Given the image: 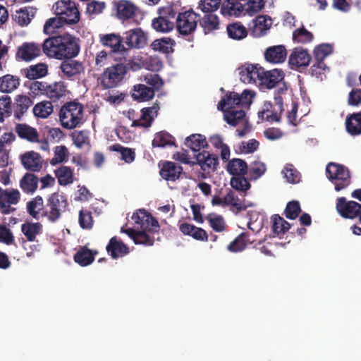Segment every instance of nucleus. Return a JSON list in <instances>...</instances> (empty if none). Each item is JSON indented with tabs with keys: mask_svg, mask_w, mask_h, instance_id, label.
Here are the masks:
<instances>
[{
	"mask_svg": "<svg viewBox=\"0 0 361 361\" xmlns=\"http://www.w3.org/2000/svg\"><path fill=\"white\" fill-rule=\"evenodd\" d=\"M284 73L281 70L273 69L264 71L262 74L260 84L265 85L268 89H271L279 85L280 86L274 92V103L265 102L262 110L258 112V117L262 120L268 122H279L281 116L284 111L283 94L287 91V86L285 82L281 84L283 80Z\"/></svg>",
	"mask_w": 361,
	"mask_h": 361,
	"instance_id": "f257e3e1",
	"label": "nucleus"
},
{
	"mask_svg": "<svg viewBox=\"0 0 361 361\" xmlns=\"http://www.w3.org/2000/svg\"><path fill=\"white\" fill-rule=\"evenodd\" d=\"M255 92L245 90L239 94L235 92H228L219 102L217 108L224 112L226 122L232 126H236L245 117L243 108H248L252 102Z\"/></svg>",
	"mask_w": 361,
	"mask_h": 361,
	"instance_id": "f03ea898",
	"label": "nucleus"
},
{
	"mask_svg": "<svg viewBox=\"0 0 361 361\" xmlns=\"http://www.w3.org/2000/svg\"><path fill=\"white\" fill-rule=\"evenodd\" d=\"M84 116L83 105L76 101L68 102L61 108L59 120L66 129H73L82 123Z\"/></svg>",
	"mask_w": 361,
	"mask_h": 361,
	"instance_id": "7ed1b4c3",
	"label": "nucleus"
},
{
	"mask_svg": "<svg viewBox=\"0 0 361 361\" xmlns=\"http://www.w3.org/2000/svg\"><path fill=\"white\" fill-rule=\"evenodd\" d=\"M30 90L33 97L44 95L55 102L66 96L67 87L63 81L51 84L44 81H34L30 84Z\"/></svg>",
	"mask_w": 361,
	"mask_h": 361,
	"instance_id": "20e7f679",
	"label": "nucleus"
},
{
	"mask_svg": "<svg viewBox=\"0 0 361 361\" xmlns=\"http://www.w3.org/2000/svg\"><path fill=\"white\" fill-rule=\"evenodd\" d=\"M128 71V66L123 63H117L106 68L99 79L104 89L118 87L125 78Z\"/></svg>",
	"mask_w": 361,
	"mask_h": 361,
	"instance_id": "39448f33",
	"label": "nucleus"
},
{
	"mask_svg": "<svg viewBox=\"0 0 361 361\" xmlns=\"http://www.w3.org/2000/svg\"><path fill=\"white\" fill-rule=\"evenodd\" d=\"M158 17L152 20V26L157 32H168L171 31L176 25L177 12L171 5L161 7L158 9Z\"/></svg>",
	"mask_w": 361,
	"mask_h": 361,
	"instance_id": "423d86ee",
	"label": "nucleus"
},
{
	"mask_svg": "<svg viewBox=\"0 0 361 361\" xmlns=\"http://www.w3.org/2000/svg\"><path fill=\"white\" fill-rule=\"evenodd\" d=\"M326 172L336 191L343 190L350 184L349 170L341 164L331 162L326 166Z\"/></svg>",
	"mask_w": 361,
	"mask_h": 361,
	"instance_id": "0eeeda50",
	"label": "nucleus"
},
{
	"mask_svg": "<svg viewBox=\"0 0 361 361\" xmlns=\"http://www.w3.org/2000/svg\"><path fill=\"white\" fill-rule=\"evenodd\" d=\"M54 13L68 25H75L80 20V12L75 1L59 0L53 6Z\"/></svg>",
	"mask_w": 361,
	"mask_h": 361,
	"instance_id": "6e6552de",
	"label": "nucleus"
},
{
	"mask_svg": "<svg viewBox=\"0 0 361 361\" xmlns=\"http://www.w3.org/2000/svg\"><path fill=\"white\" fill-rule=\"evenodd\" d=\"M200 20V16L199 14L192 10H188L177 13L175 25L179 34L189 35L194 32Z\"/></svg>",
	"mask_w": 361,
	"mask_h": 361,
	"instance_id": "1a4fd4ad",
	"label": "nucleus"
},
{
	"mask_svg": "<svg viewBox=\"0 0 361 361\" xmlns=\"http://www.w3.org/2000/svg\"><path fill=\"white\" fill-rule=\"evenodd\" d=\"M68 205L66 197L57 192L51 194L47 200V207L42 213V216H46L51 222H55L61 217V214Z\"/></svg>",
	"mask_w": 361,
	"mask_h": 361,
	"instance_id": "9d476101",
	"label": "nucleus"
},
{
	"mask_svg": "<svg viewBox=\"0 0 361 361\" xmlns=\"http://www.w3.org/2000/svg\"><path fill=\"white\" fill-rule=\"evenodd\" d=\"M60 59H71L77 56L80 50L79 39L70 34L59 35Z\"/></svg>",
	"mask_w": 361,
	"mask_h": 361,
	"instance_id": "9b49d317",
	"label": "nucleus"
},
{
	"mask_svg": "<svg viewBox=\"0 0 361 361\" xmlns=\"http://www.w3.org/2000/svg\"><path fill=\"white\" fill-rule=\"evenodd\" d=\"M99 42L104 47L110 48V54H119L122 58H125L128 54V48L123 44V37L119 35L114 33L100 35Z\"/></svg>",
	"mask_w": 361,
	"mask_h": 361,
	"instance_id": "f8f14e48",
	"label": "nucleus"
},
{
	"mask_svg": "<svg viewBox=\"0 0 361 361\" xmlns=\"http://www.w3.org/2000/svg\"><path fill=\"white\" fill-rule=\"evenodd\" d=\"M135 224L140 226L141 229L147 230L149 233H158L160 226L158 221L145 209H139L132 216Z\"/></svg>",
	"mask_w": 361,
	"mask_h": 361,
	"instance_id": "ddd939ff",
	"label": "nucleus"
},
{
	"mask_svg": "<svg viewBox=\"0 0 361 361\" xmlns=\"http://www.w3.org/2000/svg\"><path fill=\"white\" fill-rule=\"evenodd\" d=\"M159 109V103L157 101L152 106L142 108L140 118L133 120L131 126L144 128H149L154 118L157 116Z\"/></svg>",
	"mask_w": 361,
	"mask_h": 361,
	"instance_id": "4468645a",
	"label": "nucleus"
},
{
	"mask_svg": "<svg viewBox=\"0 0 361 361\" xmlns=\"http://www.w3.org/2000/svg\"><path fill=\"white\" fill-rule=\"evenodd\" d=\"M336 210L345 219H355L361 212V204L355 201H347L345 197H339L336 202Z\"/></svg>",
	"mask_w": 361,
	"mask_h": 361,
	"instance_id": "2eb2a0df",
	"label": "nucleus"
},
{
	"mask_svg": "<svg viewBox=\"0 0 361 361\" xmlns=\"http://www.w3.org/2000/svg\"><path fill=\"white\" fill-rule=\"evenodd\" d=\"M20 199V193L17 189L3 190L0 195V211L3 214H9L16 209L11 207L12 204H16Z\"/></svg>",
	"mask_w": 361,
	"mask_h": 361,
	"instance_id": "dca6fc26",
	"label": "nucleus"
},
{
	"mask_svg": "<svg viewBox=\"0 0 361 361\" xmlns=\"http://www.w3.org/2000/svg\"><path fill=\"white\" fill-rule=\"evenodd\" d=\"M123 39L128 52L132 48H143L147 44V38L140 28H135L126 32Z\"/></svg>",
	"mask_w": 361,
	"mask_h": 361,
	"instance_id": "f3484780",
	"label": "nucleus"
},
{
	"mask_svg": "<svg viewBox=\"0 0 361 361\" xmlns=\"http://www.w3.org/2000/svg\"><path fill=\"white\" fill-rule=\"evenodd\" d=\"M42 47L34 42H24L18 47L16 54L17 60L30 61L41 55Z\"/></svg>",
	"mask_w": 361,
	"mask_h": 361,
	"instance_id": "a211bd4d",
	"label": "nucleus"
},
{
	"mask_svg": "<svg viewBox=\"0 0 361 361\" xmlns=\"http://www.w3.org/2000/svg\"><path fill=\"white\" fill-rule=\"evenodd\" d=\"M195 159L201 169L208 173L211 171H214L219 164L218 156L205 150L196 154Z\"/></svg>",
	"mask_w": 361,
	"mask_h": 361,
	"instance_id": "6ab92c4d",
	"label": "nucleus"
},
{
	"mask_svg": "<svg viewBox=\"0 0 361 361\" xmlns=\"http://www.w3.org/2000/svg\"><path fill=\"white\" fill-rule=\"evenodd\" d=\"M263 68L258 64H247L241 68L240 71V78L244 83L260 82Z\"/></svg>",
	"mask_w": 361,
	"mask_h": 361,
	"instance_id": "aec40b11",
	"label": "nucleus"
},
{
	"mask_svg": "<svg viewBox=\"0 0 361 361\" xmlns=\"http://www.w3.org/2000/svg\"><path fill=\"white\" fill-rule=\"evenodd\" d=\"M311 61V56L307 49L302 47L295 48L288 59V63L291 68L306 67Z\"/></svg>",
	"mask_w": 361,
	"mask_h": 361,
	"instance_id": "412c9836",
	"label": "nucleus"
},
{
	"mask_svg": "<svg viewBox=\"0 0 361 361\" xmlns=\"http://www.w3.org/2000/svg\"><path fill=\"white\" fill-rule=\"evenodd\" d=\"M23 167L32 172H37L42 168L43 160L37 152L30 151L24 153L20 157Z\"/></svg>",
	"mask_w": 361,
	"mask_h": 361,
	"instance_id": "4be33fe9",
	"label": "nucleus"
},
{
	"mask_svg": "<svg viewBox=\"0 0 361 361\" xmlns=\"http://www.w3.org/2000/svg\"><path fill=\"white\" fill-rule=\"evenodd\" d=\"M116 16L122 20L133 19L135 16L136 6L128 0H119L115 4Z\"/></svg>",
	"mask_w": 361,
	"mask_h": 361,
	"instance_id": "5701e85b",
	"label": "nucleus"
},
{
	"mask_svg": "<svg viewBox=\"0 0 361 361\" xmlns=\"http://www.w3.org/2000/svg\"><path fill=\"white\" fill-rule=\"evenodd\" d=\"M106 250L113 259L122 257L128 255L130 252L127 245L121 240L118 239L116 236L110 239Z\"/></svg>",
	"mask_w": 361,
	"mask_h": 361,
	"instance_id": "b1692460",
	"label": "nucleus"
},
{
	"mask_svg": "<svg viewBox=\"0 0 361 361\" xmlns=\"http://www.w3.org/2000/svg\"><path fill=\"white\" fill-rule=\"evenodd\" d=\"M59 35L54 36L46 39L42 45L43 53L49 58L60 59V41Z\"/></svg>",
	"mask_w": 361,
	"mask_h": 361,
	"instance_id": "393cba45",
	"label": "nucleus"
},
{
	"mask_svg": "<svg viewBox=\"0 0 361 361\" xmlns=\"http://www.w3.org/2000/svg\"><path fill=\"white\" fill-rule=\"evenodd\" d=\"M63 60L60 66V69L67 78H70L84 72L85 68L82 62L73 59Z\"/></svg>",
	"mask_w": 361,
	"mask_h": 361,
	"instance_id": "a878e982",
	"label": "nucleus"
},
{
	"mask_svg": "<svg viewBox=\"0 0 361 361\" xmlns=\"http://www.w3.org/2000/svg\"><path fill=\"white\" fill-rule=\"evenodd\" d=\"M182 172L181 166L172 161H166L160 170V175L166 180L175 181L179 178Z\"/></svg>",
	"mask_w": 361,
	"mask_h": 361,
	"instance_id": "bb28decb",
	"label": "nucleus"
},
{
	"mask_svg": "<svg viewBox=\"0 0 361 361\" xmlns=\"http://www.w3.org/2000/svg\"><path fill=\"white\" fill-rule=\"evenodd\" d=\"M179 230L183 234L189 235L197 240L207 241L208 240L206 231L192 224L188 223L180 224Z\"/></svg>",
	"mask_w": 361,
	"mask_h": 361,
	"instance_id": "cd10ccee",
	"label": "nucleus"
},
{
	"mask_svg": "<svg viewBox=\"0 0 361 361\" xmlns=\"http://www.w3.org/2000/svg\"><path fill=\"white\" fill-rule=\"evenodd\" d=\"M32 104L33 102L30 97L23 94L17 95L13 104V115L15 118L20 120L23 114Z\"/></svg>",
	"mask_w": 361,
	"mask_h": 361,
	"instance_id": "c85d7f7f",
	"label": "nucleus"
},
{
	"mask_svg": "<svg viewBox=\"0 0 361 361\" xmlns=\"http://www.w3.org/2000/svg\"><path fill=\"white\" fill-rule=\"evenodd\" d=\"M287 51L284 46L278 45L267 48L264 52L265 59L271 63H279L285 61Z\"/></svg>",
	"mask_w": 361,
	"mask_h": 361,
	"instance_id": "c756f323",
	"label": "nucleus"
},
{
	"mask_svg": "<svg viewBox=\"0 0 361 361\" xmlns=\"http://www.w3.org/2000/svg\"><path fill=\"white\" fill-rule=\"evenodd\" d=\"M16 132L21 138L30 142H39V133L36 128L25 123H18L16 126Z\"/></svg>",
	"mask_w": 361,
	"mask_h": 361,
	"instance_id": "7c9ffc66",
	"label": "nucleus"
},
{
	"mask_svg": "<svg viewBox=\"0 0 361 361\" xmlns=\"http://www.w3.org/2000/svg\"><path fill=\"white\" fill-rule=\"evenodd\" d=\"M271 19L267 16H258L254 20V25L252 33L255 37H259L264 35L270 28Z\"/></svg>",
	"mask_w": 361,
	"mask_h": 361,
	"instance_id": "2f4dec72",
	"label": "nucleus"
},
{
	"mask_svg": "<svg viewBox=\"0 0 361 361\" xmlns=\"http://www.w3.org/2000/svg\"><path fill=\"white\" fill-rule=\"evenodd\" d=\"M132 98L137 102H147L154 97V93L152 88L146 85L137 84L134 85L131 93Z\"/></svg>",
	"mask_w": 361,
	"mask_h": 361,
	"instance_id": "473e14b6",
	"label": "nucleus"
},
{
	"mask_svg": "<svg viewBox=\"0 0 361 361\" xmlns=\"http://www.w3.org/2000/svg\"><path fill=\"white\" fill-rule=\"evenodd\" d=\"M346 131L353 136L361 134V111L347 116L345 118Z\"/></svg>",
	"mask_w": 361,
	"mask_h": 361,
	"instance_id": "72a5a7b5",
	"label": "nucleus"
},
{
	"mask_svg": "<svg viewBox=\"0 0 361 361\" xmlns=\"http://www.w3.org/2000/svg\"><path fill=\"white\" fill-rule=\"evenodd\" d=\"M39 179L34 173H26L20 180V187L26 194H32L38 187Z\"/></svg>",
	"mask_w": 361,
	"mask_h": 361,
	"instance_id": "f704fd0d",
	"label": "nucleus"
},
{
	"mask_svg": "<svg viewBox=\"0 0 361 361\" xmlns=\"http://www.w3.org/2000/svg\"><path fill=\"white\" fill-rule=\"evenodd\" d=\"M94 253L86 246L80 247L78 251L75 254L74 261L82 267H85L92 264L94 260Z\"/></svg>",
	"mask_w": 361,
	"mask_h": 361,
	"instance_id": "c9c22d12",
	"label": "nucleus"
},
{
	"mask_svg": "<svg viewBox=\"0 0 361 361\" xmlns=\"http://www.w3.org/2000/svg\"><path fill=\"white\" fill-rule=\"evenodd\" d=\"M185 145L193 152H199L208 146L205 136L201 134H192L187 137Z\"/></svg>",
	"mask_w": 361,
	"mask_h": 361,
	"instance_id": "e433bc0d",
	"label": "nucleus"
},
{
	"mask_svg": "<svg viewBox=\"0 0 361 361\" xmlns=\"http://www.w3.org/2000/svg\"><path fill=\"white\" fill-rule=\"evenodd\" d=\"M20 85L18 77L6 74L0 78V91L5 93H11Z\"/></svg>",
	"mask_w": 361,
	"mask_h": 361,
	"instance_id": "4c0bfd02",
	"label": "nucleus"
},
{
	"mask_svg": "<svg viewBox=\"0 0 361 361\" xmlns=\"http://www.w3.org/2000/svg\"><path fill=\"white\" fill-rule=\"evenodd\" d=\"M226 170L233 176L245 175L247 173V164L241 159L234 158L228 161Z\"/></svg>",
	"mask_w": 361,
	"mask_h": 361,
	"instance_id": "58836bf2",
	"label": "nucleus"
},
{
	"mask_svg": "<svg viewBox=\"0 0 361 361\" xmlns=\"http://www.w3.org/2000/svg\"><path fill=\"white\" fill-rule=\"evenodd\" d=\"M44 202L41 196H37L27 203V212L34 219H39L42 216Z\"/></svg>",
	"mask_w": 361,
	"mask_h": 361,
	"instance_id": "ea45409f",
	"label": "nucleus"
},
{
	"mask_svg": "<svg viewBox=\"0 0 361 361\" xmlns=\"http://www.w3.org/2000/svg\"><path fill=\"white\" fill-rule=\"evenodd\" d=\"M48 73V67L45 63H39L31 65L25 70V75L29 80H35L44 77Z\"/></svg>",
	"mask_w": 361,
	"mask_h": 361,
	"instance_id": "a19ab883",
	"label": "nucleus"
},
{
	"mask_svg": "<svg viewBox=\"0 0 361 361\" xmlns=\"http://www.w3.org/2000/svg\"><path fill=\"white\" fill-rule=\"evenodd\" d=\"M248 233L243 232L238 235L228 245V250L232 252L243 251L247 244H251Z\"/></svg>",
	"mask_w": 361,
	"mask_h": 361,
	"instance_id": "79ce46f5",
	"label": "nucleus"
},
{
	"mask_svg": "<svg viewBox=\"0 0 361 361\" xmlns=\"http://www.w3.org/2000/svg\"><path fill=\"white\" fill-rule=\"evenodd\" d=\"M174 144L175 137L166 131L157 133L152 143L153 147H164Z\"/></svg>",
	"mask_w": 361,
	"mask_h": 361,
	"instance_id": "37998d69",
	"label": "nucleus"
},
{
	"mask_svg": "<svg viewBox=\"0 0 361 361\" xmlns=\"http://www.w3.org/2000/svg\"><path fill=\"white\" fill-rule=\"evenodd\" d=\"M175 42L169 37H162L155 39L151 44L152 49L164 54H169L173 52V47Z\"/></svg>",
	"mask_w": 361,
	"mask_h": 361,
	"instance_id": "c03bdc74",
	"label": "nucleus"
},
{
	"mask_svg": "<svg viewBox=\"0 0 361 361\" xmlns=\"http://www.w3.org/2000/svg\"><path fill=\"white\" fill-rule=\"evenodd\" d=\"M42 228L40 223L26 222L21 225V231L28 241L32 242L35 240L37 235L41 232Z\"/></svg>",
	"mask_w": 361,
	"mask_h": 361,
	"instance_id": "a18cd8bd",
	"label": "nucleus"
},
{
	"mask_svg": "<svg viewBox=\"0 0 361 361\" xmlns=\"http://www.w3.org/2000/svg\"><path fill=\"white\" fill-rule=\"evenodd\" d=\"M55 176L61 185H66L73 182V171L66 166H62L55 170Z\"/></svg>",
	"mask_w": 361,
	"mask_h": 361,
	"instance_id": "49530a36",
	"label": "nucleus"
},
{
	"mask_svg": "<svg viewBox=\"0 0 361 361\" xmlns=\"http://www.w3.org/2000/svg\"><path fill=\"white\" fill-rule=\"evenodd\" d=\"M271 219L273 233L277 235H283L290 227V224L279 214L273 215Z\"/></svg>",
	"mask_w": 361,
	"mask_h": 361,
	"instance_id": "de8ad7c7",
	"label": "nucleus"
},
{
	"mask_svg": "<svg viewBox=\"0 0 361 361\" xmlns=\"http://www.w3.org/2000/svg\"><path fill=\"white\" fill-rule=\"evenodd\" d=\"M224 203L226 205L231 206V210L236 213L244 211L247 208V206L245 203L242 202L231 190H230L224 197Z\"/></svg>",
	"mask_w": 361,
	"mask_h": 361,
	"instance_id": "09e8293b",
	"label": "nucleus"
},
{
	"mask_svg": "<svg viewBox=\"0 0 361 361\" xmlns=\"http://www.w3.org/2000/svg\"><path fill=\"white\" fill-rule=\"evenodd\" d=\"M226 30L228 37L233 39H242L247 35L245 27L239 23L229 24Z\"/></svg>",
	"mask_w": 361,
	"mask_h": 361,
	"instance_id": "8fccbe9b",
	"label": "nucleus"
},
{
	"mask_svg": "<svg viewBox=\"0 0 361 361\" xmlns=\"http://www.w3.org/2000/svg\"><path fill=\"white\" fill-rule=\"evenodd\" d=\"M32 111L36 117L46 118L53 112V105L51 102L42 101L34 106Z\"/></svg>",
	"mask_w": 361,
	"mask_h": 361,
	"instance_id": "3c124183",
	"label": "nucleus"
},
{
	"mask_svg": "<svg viewBox=\"0 0 361 361\" xmlns=\"http://www.w3.org/2000/svg\"><path fill=\"white\" fill-rule=\"evenodd\" d=\"M34 16L32 8H23L16 11L13 15V19L20 25L24 26L30 23L32 18Z\"/></svg>",
	"mask_w": 361,
	"mask_h": 361,
	"instance_id": "603ef678",
	"label": "nucleus"
},
{
	"mask_svg": "<svg viewBox=\"0 0 361 361\" xmlns=\"http://www.w3.org/2000/svg\"><path fill=\"white\" fill-rule=\"evenodd\" d=\"M200 21V25L203 27L205 33L210 32L214 31L219 27V21L217 16L209 13L205 15L202 20Z\"/></svg>",
	"mask_w": 361,
	"mask_h": 361,
	"instance_id": "864d4df0",
	"label": "nucleus"
},
{
	"mask_svg": "<svg viewBox=\"0 0 361 361\" xmlns=\"http://www.w3.org/2000/svg\"><path fill=\"white\" fill-rule=\"evenodd\" d=\"M314 38L312 32L306 30L304 27L294 30L293 33V39L295 42L306 44L311 42Z\"/></svg>",
	"mask_w": 361,
	"mask_h": 361,
	"instance_id": "5fc2aeb1",
	"label": "nucleus"
},
{
	"mask_svg": "<svg viewBox=\"0 0 361 361\" xmlns=\"http://www.w3.org/2000/svg\"><path fill=\"white\" fill-rule=\"evenodd\" d=\"M266 170V166L263 162L254 161L250 164L249 169L247 168V173L250 179L257 180L265 173Z\"/></svg>",
	"mask_w": 361,
	"mask_h": 361,
	"instance_id": "6e6d98bb",
	"label": "nucleus"
},
{
	"mask_svg": "<svg viewBox=\"0 0 361 361\" xmlns=\"http://www.w3.org/2000/svg\"><path fill=\"white\" fill-rule=\"evenodd\" d=\"M78 222L80 226L82 229H91L94 224L92 212L86 209L82 208L79 212Z\"/></svg>",
	"mask_w": 361,
	"mask_h": 361,
	"instance_id": "4d7b16f0",
	"label": "nucleus"
},
{
	"mask_svg": "<svg viewBox=\"0 0 361 361\" xmlns=\"http://www.w3.org/2000/svg\"><path fill=\"white\" fill-rule=\"evenodd\" d=\"M144 82L150 86L149 88H152L154 94L155 92L159 91L164 85V81L158 74H147L144 77Z\"/></svg>",
	"mask_w": 361,
	"mask_h": 361,
	"instance_id": "13d9d810",
	"label": "nucleus"
},
{
	"mask_svg": "<svg viewBox=\"0 0 361 361\" xmlns=\"http://www.w3.org/2000/svg\"><path fill=\"white\" fill-rule=\"evenodd\" d=\"M152 233H149L147 230L137 231L133 240L135 244L144 245L145 246H152L154 243V238L152 236Z\"/></svg>",
	"mask_w": 361,
	"mask_h": 361,
	"instance_id": "bf43d9fd",
	"label": "nucleus"
},
{
	"mask_svg": "<svg viewBox=\"0 0 361 361\" xmlns=\"http://www.w3.org/2000/svg\"><path fill=\"white\" fill-rule=\"evenodd\" d=\"M231 185L233 188L243 192L247 191L251 186L245 175L233 176L231 179Z\"/></svg>",
	"mask_w": 361,
	"mask_h": 361,
	"instance_id": "052dcab7",
	"label": "nucleus"
},
{
	"mask_svg": "<svg viewBox=\"0 0 361 361\" xmlns=\"http://www.w3.org/2000/svg\"><path fill=\"white\" fill-rule=\"evenodd\" d=\"M264 5V0H247V2L243 4V8L247 13L252 16L261 11Z\"/></svg>",
	"mask_w": 361,
	"mask_h": 361,
	"instance_id": "680f3d73",
	"label": "nucleus"
},
{
	"mask_svg": "<svg viewBox=\"0 0 361 361\" xmlns=\"http://www.w3.org/2000/svg\"><path fill=\"white\" fill-rule=\"evenodd\" d=\"M66 25L65 22L61 18L60 16H56L54 18H49L44 25V32L47 34H52L55 32L56 29L60 28Z\"/></svg>",
	"mask_w": 361,
	"mask_h": 361,
	"instance_id": "e2e57ef3",
	"label": "nucleus"
},
{
	"mask_svg": "<svg viewBox=\"0 0 361 361\" xmlns=\"http://www.w3.org/2000/svg\"><path fill=\"white\" fill-rule=\"evenodd\" d=\"M113 151L119 152L121 154V159L126 163H131L135 160V152L133 149L126 148L118 144L114 145L111 147Z\"/></svg>",
	"mask_w": 361,
	"mask_h": 361,
	"instance_id": "0e129e2a",
	"label": "nucleus"
},
{
	"mask_svg": "<svg viewBox=\"0 0 361 361\" xmlns=\"http://www.w3.org/2000/svg\"><path fill=\"white\" fill-rule=\"evenodd\" d=\"M210 226L216 232H222L226 230V224L221 215L209 214L207 216Z\"/></svg>",
	"mask_w": 361,
	"mask_h": 361,
	"instance_id": "69168bd1",
	"label": "nucleus"
},
{
	"mask_svg": "<svg viewBox=\"0 0 361 361\" xmlns=\"http://www.w3.org/2000/svg\"><path fill=\"white\" fill-rule=\"evenodd\" d=\"M333 52L332 47L329 44H322L314 49V60L324 61Z\"/></svg>",
	"mask_w": 361,
	"mask_h": 361,
	"instance_id": "338daca9",
	"label": "nucleus"
},
{
	"mask_svg": "<svg viewBox=\"0 0 361 361\" xmlns=\"http://www.w3.org/2000/svg\"><path fill=\"white\" fill-rule=\"evenodd\" d=\"M301 212L300 205L298 201L289 202L284 210V214L288 219H295Z\"/></svg>",
	"mask_w": 361,
	"mask_h": 361,
	"instance_id": "774afa93",
	"label": "nucleus"
}]
</instances>
